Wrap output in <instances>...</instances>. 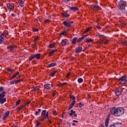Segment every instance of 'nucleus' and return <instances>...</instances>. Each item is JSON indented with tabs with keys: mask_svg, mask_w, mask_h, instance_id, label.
Listing matches in <instances>:
<instances>
[{
	"mask_svg": "<svg viewBox=\"0 0 127 127\" xmlns=\"http://www.w3.org/2000/svg\"><path fill=\"white\" fill-rule=\"evenodd\" d=\"M110 113L115 117H121L125 114V109L123 107L113 108L111 109Z\"/></svg>",
	"mask_w": 127,
	"mask_h": 127,
	"instance_id": "f257e3e1",
	"label": "nucleus"
},
{
	"mask_svg": "<svg viewBox=\"0 0 127 127\" xmlns=\"http://www.w3.org/2000/svg\"><path fill=\"white\" fill-rule=\"evenodd\" d=\"M126 1L123 0H121L119 3L118 5V7L119 9L120 10H124L126 8Z\"/></svg>",
	"mask_w": 127,
	"mask_h": 127,
	"instance_id": "f03ea898",
	"label": "nucleus"
},
{
	"mask_svg": "<svg viewBox=\"0 0 127 127\" xmlns=\"http://www.w3.org/2000/svg\"><path fill=\"white\" fill-rule=\"evenodd\" d=\"M5 96V91H3L1 94H0V104L2 105L4 103L6 102V98H4Z\"/></svg>",
	"mask_w": 127,
	"mask_h": 127,
	"instance_id": "7ed1b4c3",
	"label": "nucleus"
},
{
	"mask_svg": "<svg viewBox=\"0 0 127 127\" xmlns=\"http://www.w3.org/2000/svg\"><path fill=\"white\" fill-rule=\"evenodd\" d=\"M118 82L120 84H121V85L126 84L127 82V77L126 75L121 76L119 78Z\"/></svg>",
	"mask_w": 127,
	"mask_h": 127,
	"instance_id": "20e7f679",
	"label": "nucleus"
},
{
	"mask_svg": "<svg viewBox=\"0 0 127 127\" xmlns=\"http://www.w3.org/2000/svg\"><path fill=\"white\" fill-rule=\"evenodd\" d=\"M42 118L40 121H44L48 118V112H47L46 110H43L41 113Z\"/></svg>",
	"mask_w": 127,
	"mask_h": 127,
	"instance_id": "39448f33",
	"label": "nucleus"
},
{
	"mask_svg": "<svg viewBox=\"0 0 127 127\" xmlns=\"http://www.w3.org/2000/svg\"><path fill=\"white\" fill-rule=\"evenodd\" d=\"M17 47L15 45H9L7 47V50L8 52H14V50L16 49Z\"/></svg>",
	"mask_w": 127,
	"mask_h": 127,
	"instance_id": "423d86ee",
	"label": "nucleus"
},
{
	"mask_svg": "<svg viewBox=\"0 0 127 127\" xmlns=\"http://www.w3.org/2000/svg\"><path fill=\"white\" fill-rule=\"evenodd\" d=\"M63 24L65 26V27H72L73 26V21L67 22L66 21H64L63 22Z\"/></svg>",
	"mask_w": 127,
	"mask_h": 127,
	"instance_id": "0eeeda50",
	"label": "nucleus"
},
{
	"mask_svg": "<svg viewBox=\"0 0 127 127\" xmlns=\"http://www.w3.org/2000/svg\"><path fill=\"white\" fill-rule=\"evenodd\" d=\"M7 7L9 10V11H11L13 10L14 8V4L12 3H9L7 4Z\"/></svg>",
	"mask_w": 127,
	"mask_h": 127,
	"instance_id": "6e6552de",
	"label": "nucleus"
},
{
	"mask_svg": "<svg viewBox=\"0 0 127 127\" xmlns=\"http://www.w3.org/2000/svg\"><path fill=\"white\" fill-rule=\"evenodd\" d=\"M61 45H62V46H66V45H69V41L66 39H64L62 40L61 43Z\"/></svg>",
	"mask_w": 127,
	"mask_h": 127,
	"instance_id": "1a4fd4ad",
	"label": "nucleus"
},
{
	"mask_svg": "<svg viewBox=\"0 0 127 127\" xmlns=\"http://www.w3.org/2000/svg\"><path fill=\"white\" fill-rule=\"evenodd\" d=\"M123 88L122 87H119L118 90L115 92V94L116 96H120L122 94V92H123Z\"/></svg>",
	"mask_w": 127,
	"mask_h": 127,
	"instance_id": "9d476101",
	"label": "nucleus"
},
{
	"mask_svg": "<svg viewBox=\"0 0 127 127\" xmlns=\"http://www.w3.org/2000/svg\"><path fill=\"white\" fill-rule=\"evenodd\" d=\"M4 41V34H0V44H1Z\"/></svg>",
	"mask_w": 127,
	"mask_h": 127,
	"instance_id": "9b49d317",
	"label": "nucleus"
},
{
	"mask_svg": "<svg viewBox=\"0 0 127 127\" xmlns=\"http://www.w3.org/2000/svg\"><path fill=\"white\" fill-rule=\"evenodd\" d=\"M91 8H93L94 10H99L101 9V7L98 5H91Z\"/></svg>",
	"mask_w": 127,
	"mask_h": 127,
	"instance_id": "f8f14e48",
	"label": "nucleus"
},
{
	"mask_svg": "<svg viewBox=\"0 0 127 127\" xmlns=\"http://www.w3.org/2000/svg\"><path fill=\"white\" fill-rule=\"evenodd\" d=\"M83 48L80 46H78L77 48L75 49V53H80L81 51H82Z\"/></svg>",
	"mask_w": 127,
	"mask_h": 127,
	"instance_id": "ddd939ff",
	"label": "nucleus"
},
{
	"mask_svg": "<svg viewBox=\"0 0 127 127\" xmlns=\"http://www.w3.org/2000/svg\"><path fill=\"white\" fill-rule=\"evenodd\" d=\"M84 41L86 43H90V42H92V41H94V39L90 38H87L85 39Z\"/></svg>",
	"mask_w": 127,
	"mask_h": 127,
	"instance_id": "4468645a",
	"label": "nucleus"
},
{
	"mask_svg": "<svg viewBox=\"0 0 127 127\" xmlns=\"http://www.w3.org/2000/svg\"><path fill=\"white\" fill-rule=\"evenodd\" d=\"M75 111H74L73 110H71L70 113L69 114V116L71 117L72 119H74V116L73 115H75Z\"/></svg>",
	"mask_w": 127,
	"mask_h": 127,
	"instance_id": "2eb2a0df",
	"label": "nucleus"
},
{
	"mask_svg": "<svg viewBox=\"0 0 127 127\" xmlns=\"http://www.w3.org/2000/svg\"><path fill=\"white\" fill-rule=\"evenodd\" d=\"M18 2L20 6H24V2L22 0H18Z\"/></svg>",
	"mask_w": 127,
	"mask_h": 127,
	"instance_id": "dca6fc26",
	"label": "nucleus"
},
{
	"mask_svg": "<svg viewBox=\"0 0 127 127\" xmlns=\"http://www.w3.org/2000/svg\"><path fill=\"white\" fill-rule=\"evenodd\" d=\"M34 55V58H36V59H38V60H39L40 59V56H41V55L40 54H37Z\"/></svg>",
	"mask_w": 127,
	"mask_h": 127,
	"instance_id": "f3484780",
	"label": "nucleus"
},
{
	"mask_svg": "<svg viewBox=\"0 0 127 127\" xmlns=\"http://www.w3.org/2000/svg\"><path fill=\"white\" fill-rule=\"evenodd\" d=\"M44 89H46L47 90H49V89H51V87H50V84H45L44 85Z\"/></svg>",
	"mask_w": 127,
	"mask_h": 127,
	"instance_id": "a211bd4d",
	"label": "nucleus"
},
{
	"mask_svg": "<svg viewBox=\"0 0 127 127\" xmlns=\"http://www.w3.org/2000/svg\"><path fill=\"white\" fill-rule=\"evenodd\" d=\"M9 116V111H8L4 115L3 118H2V120L3 121H4V120H5V118L7 117H8Z\"/></svg>",
	"mask_w": 127,
	"mask_h": 127,
	"instance_id": "6ab92c4d",
	"label": "nucleus"
},
{
	"mask_svg": "<svg viewBox=\"0 0 127 127\" xmlns=\"http://www.w3.org/2000/svg\"><path fill=\"white\" fill-rule=\"evenodd\" d=\"M54 66H56V63H51L48 65L47 67L51 68V67H54Z\"/></svg>",
	"mask_w": 127,
	"mask_h": 127,
	"instance_id": "aec40b11",
	"label": "nucleus"
},
{
	"mask_svg": "<svg viewBox=\"0 0 127 127\" xmlns=\"http://www.w3.org/2000/svg\"><path fill=\"white\" fill-rule=\"evenodd\" d=\"M69 8L71 10H72V11H76V10H78V7H70Z\"/></svg>",
	"mask_w": 127,
	"mask_h": 127,
	"instance_id": "412c9836",
	"label": "nucleus"
},
{
	"mask_svg": "<svg viewBox=\"0 0 127 127\" xmlns=\"http://www.w3.org/2000/svg\"><path fill=\"white\" fill-rule=\"evenodd\" d=\"M109 121H110V118H107L105 121V127H108V125H109Z\"/></svg>",
	"mask_w": 127,
	"mask_h": 127,
	"instance_id": "4be33fe9",
	"label": "nucleus"
},
{
	"mask_svg": "<svg viewBox=\"0 0 127 127\" xmlns=\"http://www.w3.org/2000/svg\"><path fill=\"white\" fill-rule=\"evenodd\" d=\"M60 35L61 36L64 35V36H66V35H67V32L66 31L61 32V33H60Z\"/></svg>",
	"mask_w": 127,
	"mask_h": 127,
	"instance_id": "5701e85b",
	"label": "nucleus"
},
{
	"mask_svg": "<svg viewBox=\"0 0 127 127\" xmlns=\"http://www.w3.org/2000/svg\"><path fill=\"white\" fill-rule=\"evenodd\" d=\"M62 15L64 17H69V16H70V15L66 13H63Z\"/></svg>",
	"mask_w": 127,
	"mask_h": 127,
	"instance_id": "b1692460",
	"label": "nucleus"
},
{
	"mask_svg": "<svg viewBox=\"0 0 127 127\" xmlns=\"http://www.w3.org/2000/svg\"><path fill=\"white\" fill-rule=\"evenodd\" d=\"M108 42H109V41L106 39L102 40V43H103V44H108Z\"/></svg>",
	"mask_w": 127,
	"mask_h": 127,
	"instance_id": "393cba45",
	"label": "nucleus"
},
{
	"mask_svg": "<svg viewBox=\"0 0 127 127\" xmlns=\"http://www.w3.org/2000/svg\"><path fill=\"white\" fill-rule=\"evenodd\" d=\"M57 50H54L52 51L50 53H49V56H51V55H53L55 52H56Z\"/></svg>",
	"mask_w": 127,
	"mask_h": 127,
	"instance_id": "a878e982",
	"label": "nucleus"
},
{
	"mask_svg": "<svg viewBox=\"0 0 127 127\" xmlns=\"http://www.w3.org/2000/svg\"><path fill=\"white\" fill-rule=\"evenodd\" d=\"M114 125L116 127H122V124L121 123H115Z\"/></svg>",
	"mask_w": 127,
	"mask_h": 127,
	"instance_id": "bb28decb",
	"label": "nucleus"
},
{
	"mask_svg": "<svg viewBox=\"0 0 127 127\" xmlns=\"http://www.w3.org/2000/svg\"><path fill=\"white\" fill-rule=\"evenodd\" d=\"M77 38H73L71 41V43L72 44L76 43V42L77 41Z\"/></svg>",
	"mask_w": 127,
	"mask_h": 127,
	"instance_id": "cd10ccee",
	"label": "nucleus"
},
{
	"mask_svg": "<svg viewBox=\"0 0 127 127\" xmlns=\"http://www.w3.org/2000/svg\"><path fill=\"white\" fill-rule=\"evenodd\" d=\"M37 90H39V87H34L32 88V91H37Z\"/></svg>",
	"mask_w": 127,
	"mask_h": 127,
	"instance_id": "c85d7f7f",
	"label": "nucleus"
},
{
	"mask_svg": "<svg viewBox=\"0 0 127 127\" xmlns=\"http://www.w3.org/2000/svg\"><path fill=\"white\" fill-rule=\"evenodd\" d=\"M19 74V72H16L12 77V78H11V79H13V78H15V77L16 76H17V75H18Z\"/></svg>",
	"mask_w": 127,
	"mask_h": 127,
	"instance_id": "c756f323",
	"label": "nucleus"
},
{
	"mask_svg": "<svg viewBox=\"0 0 127 127\" xmlns=\"http://www.w3.org/2000/svg\"><path fill=\"white\" fill-rule=\"evenodd\" d=\"M75 103H76V101L73 100L70 104V106H71L72 107H74V106L75 105Z\"/></svg>",
	"mask_w": 127,
	"mask_h": 127,
	"instance_id": "7c9ffc66",
	"label": "nucleus"
},
{
	"mask_svg": "<svg viewBox=\"0 0 127 127\" xmlns=\"http://www.w3.org/2000/svg\"><path fill=\"white\" fill-rule=\"evenodd\" d=\"M49 48H54L55 45L54 44H51L48 46Z\"/></svg>",
	"mask_w": 127,
	"mask_h": 127,
	"instance_id": "2f4dec72",
	"label": "nucleus"
},
{
	"mask_svg": "<svg viewBox=\"0 0 127 127\" xmlns=\"http://www.w3.org/2000/svg\"><path fill=\"white\" fill-rule=\"evenodd\" d=\"M33 59H34V56L32 55L29 59V61H32Z\"/></svg>",
	"mask_w": 127,
	"mask_h": 127,
	"instance_id": "473e14b6",
	"label": "nucleus"
},
{
	"mask_svg": "<svg viewBox=\"0 0 127 127\" xmlns=\"http://www.w3.org/2000/svg\"><path fill=\"white\" fill-rule=\"evenodd\" d=\"M10 85H13L14 84H16V81L15 80L11 81L10 82Z\"/></svg>",
	"mask_w": 127,
	"mask_h": 127,
	"instance_id": "72a5a7b5",
	"label": "nucleus"
},
{
	"mask_svg": "<svg viewBox=\"0 0 127 127\" xmlns=\"http://www.w3.org/2000/svg\"><path fill=\"white\" fill-rule=\"evenodd\" d=\"M83 80L82 78H80L78 79L77 81L78 82V83H82V82H83Z\"/></svg>",
	"mask_w": 127,
	"mask_h": 127,
	"instance_id": "f704fd0d",
	"label": "nucleus"
},
{
	"mask_svg": "<svg viewBox=\"0 0 127 127\" xmlns=\"http://www.w3.org/2000/svg\"><path fill=\"white\" fill-rule=\"evenodd\" d=\"M92 28V27H88L86 29V30L85 31V33L88 32V31H90L91 30V29Z\"/></svg>",
	"mask_w": 127,
	"mask_h": 127,
	"instance_id": "c9c22d12",
	"label": "nucleus"
},
{
	"mask_svg": "<svg viewBox=\"0 0 127 127\" xmlns=\"http://www.w3.org/2000/svg\"><path fill=\"white\" fill-rule=\"evenodd\" d=\"M20 103V99H19L16 103V107H17Z\"/></svg>",
	"mask_w": 127,
	"mask_h": 127,
	"instance_id": "e433bc0d",
	"label": "nucleus"
},
{
	"mask_svg": "<svg viewBox=\"0 0 127 127\" xmlns=\"http://www.w3.org/2000/svg\"><path fill=\"white\" fill-rule=\"evenodd\" d=\"M70 99H71V100H72L73 101H74V100H75V99H76V97H75V96H74L73 95H71V96H70Z\"/></svg>",
	"mask_w": 127,
	"mask_h": 127,
	"instance_id": "4c0bfd02",
	"label": "nucleus"
},
{
	"mask_svg": "<svg viewBox=\"0 0 127 127\" xmlns=\"http://www.w3.org/2000/svg\"><path fill=\"white\" fill-rule=\"evenodd\" d=\"M122 44H123V45L127 46V41H125L122 42Z\"/></svg>",
	"mask_w": 127,
	"mask_h": 127,
	"instance_id": "58836bf2",
	"label": "nucleus"
},
{
	"mask_svg": "<svg viewBox=\"0 0 127 127\" xmlns=\"http://www.w3.org/2000/svg\"><path fill=\"white\" fill-rule=\"evenodd\" d=\"M56 72H57V71H54L53 72H52V73L51 74V76H52V77L54 76V75H55V74H56Z\"/></svg>",
	"mask_w": 127,
	"mask_h": 127,
	"instance_id": "ea45409f",
	"label": "nucleus"
},
{
	"mask_svg": "<svg viewBox=\"0 0 127 127\" xmlns=\"http://www.w3.org/2000/svg\"><path fill=\"white\" fill-rule=\"evenodd\" d=\"M65 85H67L66 82H64V83H61L59 85V86H65Z\"/></svg>",
	"mask_w": 127,
	"mask_h": 127,
	"instance_id": "a19ab883",
	"label": "nucleus"
},
{
	"mask_svg": "<svg viewBox=\"0 0 127 127\" xmlns=\"http://www.w3.org/2000/svg\"><path fill=\"white\" fill-rule=\"evenodd\" d=\"M40 112H41V109H38V110L37 112H36L35 115H38V114H39Z\"/></svg>",
	"mask_w": 127,
	"mask_h": 127,
	"instance_id": "79ce46f5",
	"label": "nucleus"
},
{
	"mask_svg": "<svg viewBox=\"0 0 127 127\" xmlns=\"http://www.w3.org/2000/svg\"><path fill=\"white\" fill-rule=\"evenodd\" d=\"M40 125H41L40 122L37 121V125H36V127H39V126H40Z\"/></svg>",
	"mask_w": 127,
	"mask_h": 127,
	"instance_id": "37998d69",
	"label": "nucleus"
},
{
	"mask_svg": "<svg viewBox=\"0 0 127 127\" xmlns=\"http://www.w3.org/2000/svg\"><path fill=\"white\" fill-rule=\"evenodd\" d=\"M45 22L46 23H49V22H50V20H49V19H46V20H45Z\"/></svg>",
	"mask_w": 127,
	"mask_h": 127,
	"instance_id": "c03bdc74",
	"label": "nucleus"
},
{
	"mask_svg": "<svg viewBox=\"0 0 127 127\" xmlns=\"http://www.w3.org/2000/svg\"><path fill=\"white\" fill-rule=\"evenodd\" d=\"M82 39H83V38H82L81 37V38H80L79 39L77 40V42H80V41H81Z\"/></svg>",
	"mask_w": 127,
	"mask_h": 127,
	"instance_id": "a18cd8bd",
	"label": "nucleus"
},
{
	"mask_svg": "<svg viewBox=\"0 0 127 127\" xmlns=\"http://www.w3.org/2000/svg\"><path fill=\"white\" fill-rule=\"evenodd\" d=\"M4 89L2 87H0V93H1L3 91Z\"/></svg>",
	"mask_w": 127,
	"mask_h": 127,
	"instance_id": "49530a36",
	"label": "nucleus"
},
{
	"mask_svg": "<svg viewBox=\"0 0 127 127\" xmlns=\"http://www.w3.org/2000/svg\"><path fill=\"white\" fill-rule=\"evenodd\" d=\"M15 81H16V83H18V82H22V81H23V80L22 79H18Z\"/></svg>",
	"mask_w": 127,
	"mask_h": 127,
	"instance_id": "de8ad7c7",
	"label": "nucleus"
},
{
	"mask_svg": "<svg viewBox=\"0 0 127 127\" xmlns=\"http://www.w3.org/2000/svg\"><path fill=\"white\" fill-rule=\"evenodd\" d=\"M37 39H39L38 37H37L35 39V43H37V42H36V41L37 40Z\"/></svg>",
	"mask_w": 127,
	"mask_h": 127,
	"instance_id": "09e8293b",
	"label": "nucleus"
},
{
	"mask_svg": "<svg viewBox=\"0 0 127 127\" xmlns=\"http://www.w3.org/2000/svg\"><path fill=\"white\" fill-rule=\"evenodd\" d=\"M70 75H71V73L68 72L66 75V78H68L70 76Z\"/></svg>",
	"mask_w": 127,
	"mask_h": 127,
	"instance_id": "8fccbe9b",
	"label": "nucleus"
},
{
	"mask_svg": "<svg viewBox=\"0 0 127 127\" xmlns=\"http://www.w3.org/2000/svg\"><path fill=\"white\" fill-rule=\"evenodd\" d=\"M88 35H84L83 36H82L81 37L82 38V39H84V38H85V37H87Z\"/></svg>",
	"mask_w": 127,
	"mask_h": 127,
	"instance_id": "3c124183",
	"label": "nucleus"
},
{
	"mask_svg": "<svg viewBox=\"0 0 127 127\" xmlns=\"http://www.w3.org/2000/svg\"><path fill=\"white\" fill-rule=\"evenodd\" d=\"M79 108H82V103L81 102H80L79 103Z\"/></svg>",
	"mask_w": 127,
	"mask_h": 127,
	"instance_id": "603ef678",
	"label": "nucleus"
},
{
	"mask_svg": "<svg viewBox=\"0 0 127 127\" xmlns=\"http://www.w3.org/2000/svg\"><path fill=\"white\" fill-rule=\"evenodd\" d=\"M72 108H73V106H71V105H69V106L68 107V110H71V109H72Z\"/></svg>",
	"mask_w": 127,
	"mask_h": 127,
	"instance_id": "864d4df0",
	"label": "nucleus"
},
{
	"mask_svg": "<svg viewBox=\"0 0 127 127\" xmlns=\"http://www.w3.org/2000/svg\"><path fill=\"white\" fill-rule=\"evenodd\" d=\"M73 115H74V116H73V119H74V118H77V114H76L74 113V114H73Z\"/></svg>",
	"mask_w": 127,
	"mask_h": 127,
	"instance_id": "5fc2aeb1",
	"label": "nucleus"
},
{
	"mask_svg": "<svg viewBox=\"0 0 127 127\" xmlns=\"http://www.w3.org/2000/svg\"><path fill=\"white\" fill-rule=\"evenodd\" d=\"M53 115H54V116H56V115H57V113H56V111L53 112Z\"/></svg>",
	"mask_w": 127,
	"mask_h": 127,
	"instance_id": "6e6d98bb",
	"label": "nucleus"
},
{
	"mask_svg": "<svg viewBox=\"0 0 127 127\" xmlns=\"http://www.w3.org/2000/svg\"><path fill=\"white\" fill-rule=\"evenodd\" d=\"M97 36H98V37H102V36H103V35H102L99 34L98 35H97Z\"/></svg>",
	"mask_w": 127,
	"mask_h": 127,
	"instance_id": "4d7b16f0",
	"label": "nucleus"
},
{
	"mask_svg": "<svg viewBox=\"0 0 127 127\" xmlns=\"http://www.w3.org/2000/svg\"><path fill=\"white\" fill-rule=\"evenodd\" d=\"M72 122H73V123H78V121H77V120H73L72 121Z\"/></svg>",
	"mask_w": 127,
	"mask_h": 127,
	"instance_id": "13d9d810",
	"label": "nucleus"
},
{
	"mask_svg": "<svg viewBox=\"0 0 127 127\" xmlns=\"http://www.w3.org/2000/svg\"><path fill=\"white\" fill-rule=\"evenodd\" d=\"M64 114H65V112H64L63 113V115H62V118L63 119V118H64Z\"/></svg>",
	"mask_w": 127,
	"mask_h": 127,
	"instance_id": "bf43d9fd",
	"label": "nucleus"
},
{
	"mask_svg": "<svg viewBox=\"0 0 127 127\" xmlns=\"http://www.w3.org/2000/svg\"><path fill=\"white\" fill-rule=\"evenodd\" d=\"M96 27L97 28H98V29H100L101 28V27H100V26H98V25H97Z\"/></svg>",
	"mask_w": 127,
	"mask_h": 127,
	"instance_id": "052dcab7",
	"label": "nucleus"
},
{
	"mask_svg": "<svg viewBox=\"0 0 127 127\" xmlns=\"http://www.w3.org/2000/svg\"><path fill=\"white\" fill-rule=\"evenodd\" d=\"M33 31H38V30L36 28H34L33 29Z\"/></svg>",
	"mask_w": 127,
	"mask_h": 127,
	"instance_id": "680f3d73",
	"label": "nucleus"
},
{
	"mask_svg": "<svg viewBox=\"0 0 127 127\" xmlns=\"http://www.w3.org/2000/svg\"><path fill=\"white\" fill-rule=\"evenodd\" d=\"M36 47V43L34 44V45H33V47Z\"/></svg>",
	"mask_w": 127,
	"mask_h": 127,
	"instance_id": "e2e57ef3",
	"label": "nucleus"
},
{
	"mask_svg": "<svg viewBox=\"0 0 127 127\" xmlns=\"http://www.w3.org/2000/svg\"><path fill=\"white\" fill-rule=\"evenodd\" d=\"M110 127H116L114 125H111L110 126Z\"/></svg>",
	"mask_w": 127,
	"mask_h": 127,
	"instance_id": "0e129e2a",
	"label": "nucleus"
},
{
	"mask_svg": "<svg viewBox=\"0 0 127 127\" xmlns=\"http://www.w3.org/2000/svg\"><path fill=\"white\" fill-rule=\"evenodd\" d=\"M55 95H56V94L54 92L53 93V97H55Z\"/></svg>",
	"mask_w": 127,
	"mask_h": 127,
	"instance_id": "69168bd1",
	"label": "nucleus"
},
{
	"mask_svg": "<svg viewBox=\"0 0 127 127\" xmlns=\"http://www.w3.org/2000/svg\"><path fill=\"white\" fill-rule=\"evenodd\" d=\"M70 0H63V1H69Z\"/></svg>",
	"mask_w": 127,
	"mask_h": 127,
	"instance_id": "338daca9",
	"label": "nucleus"
},
{
	"mask_svg": "<svg viewBox=\"0 0 127 127\" xmlns=\"http://www.w3.org/2000/svg\"><path fill=\"white\" fill-rule=\"evenodd\" d=\"M99 127H105V126H104V125H101Z\"/></svg>",
	"mask_w": 127,
	"mask_h": 127,
	"instance_id": "774afa93",
	"label": "nucleus"
}]
</instances>
